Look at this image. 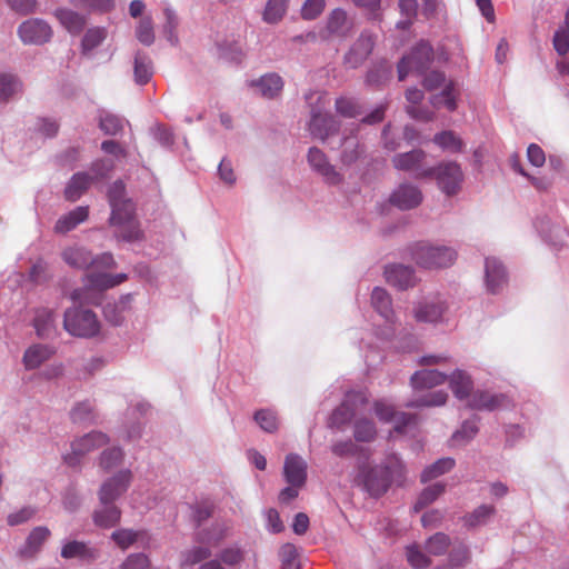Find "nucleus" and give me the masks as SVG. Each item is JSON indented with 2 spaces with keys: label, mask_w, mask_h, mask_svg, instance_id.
Returning <instances> with one entry per match:
<instances>
[{
  "label": "nucleus",
  "mask_w": 569,
  "mask_h": 569,
  "mask_svg": "<svg viewBox=\"0 0 569 569\" xmlns=\"http://www.w3.org/2000/svg\"><path fill=\"white\" fill-rule=\"evenodd\" d=\"M449 387L455 397L461 401H467L473 391V381L468 372L456 369L449 377Z\"/></svg>",
  "instance_id": "473e14b6"
},
{
  "label": "nucleus",
  "mask_w": 569,
  "mask_h": 569,
  "mask_svg": "<svg viewBox=\"0 0 569 569\" xmlns=\"http://www.w3.org/2000/svg\"><path fill=\"white\" fill-rule=\"evenodd\" d=\"M391 76V67L387 62L379 63L370 69L366 77L368 86H380Z\"/></svg>",
  "instance_id": "bf43d9fd"
},
{
  "label": "nucleus",
  "mask_w": 569,
  "mask_h": 569,
  "mask_svg": "<svg viewBox=\"0 0 569 569\" xmlns=\"http://www.w3.org/2000/svg\"><path fill=\"white\" fill-rule=\"evenodd\" d=\"M132 300L131 295L120 297L119 300L107 302L103 307V315L107 321L114 326H119L123 321V313L129 308Z\"/></svg>",
  "instance_id": "a19ab883"
},
{
  "label": "nucleus",
  "mask_w": 569,
  "mask_h": 569,
  "mask_svg": "<svg viewBox=\"0 0 569 569\" xmlns=\"http://www.w3.org/2000/svg\"><path fill=\"white\" fill-rule=\"evenodd\" d=\"M386 280L391 286L405 290L416 283L415 271L411 267L403 264H391L385 270Z\"/></svg>",
  "instance_id": "a878e982"
},
{
  "label": "nucleus",
  "mask_w": 569,
  "mask_h": 569,
  "mask_svg": "<svg viewBox=\"0 0 569 569\" xmlns=\"http://www.w3.org/2000/svg\"><path fill=\"white\" fill-rule=\"evenodd\" d=\"M376 427L371 420L359 419L355 423V439L361 442H369L376 437Z\"/></svg>",
  "instance_id": "e2e57ef3"
},
{
  "label": "nucleus",
  "mask_w": 569,
  "mask_h": 569,
  "mask_svg": "<svg viewBox=\"0 0 569 569\" xmlns=\"http://www.w3.org/2000/svg\"><path fill=\"white\" fill-rule=\"evenodd\" d=\"M63 328L71 336L92 338L100 332L101 325L93 311L72 307L64 311Z\"/></svg>",
  "instance_id": "39448f33"
},
{
  "label": "nucleus",
  "mask_w": 569,
  "mask_h": 569,
  "mask_svg": "<svg viewBox=\"0 0 569 569\" xmlns=\"http://www.w3.org/2000/svg\"><path fill=\"white\" fill-rule=\"evenodd\" d=\"M133 69L134 80L138 84L147 83L153 74L151 59L149 58L148 54L141 51H138L134 56Z\"/></svg>",
  "instance_id": "c03bdc74"
},
{
  "label": "nucleus",
  "mask_w": 569,
  "mask_h": 569,
  "mask_svg": "<svg viewBox=\"0 0 569 569\" xmlns=\"http://www.w3.org/2000/svg\"><path fill=\"white\" fill-rule=\"evenodd\" d=\"M435 173L431 178L437 180L439 189L447 196L456 194L461 187L463 173L457 162H441L437 167H432Z\"/></svg>",
  "instance_id": "f8f14e48"
},
{
  "label": "nucleus",
  "mask_w": 569,
  "mask_h": 569,
  "mask_svg": "<svg viewBox=\"0 0 569 569\" xmlns=\"http://www.w3.org/2000/svg\"><path fill=\"white\" fill-rule=\"evenodd\" d=\"M22 89V81L17 74L10 72L0 73V101H9L16 94L21 93Z\"/></svg>",
  "instance_id": "37998d69"
},
{
  "label": "nucleus",
  "mask_w": 569,
  "mask_h": 569,
  "mask_svg": "<svg viewBox=\"0 0 569 569\" xmlns=\"http://www.w3.org/2000/svg\"><path fill=\"white\" fill-rule=\"evenodd\" d=\"M108 199L111 208L109 223L116 228L117 238L128 242L139 240L142 232L136 219V207L127 198L122 181L118 180L109 187Z\"/></svg>",
  "instance_id": "f257e3e1"
},
{
  "label": "nucleus",
  "mask_w": 569,
  "mask_h": 569,
  "mask_svg": "<svg viewBox=\"0 0 569 569\" xmlns=\"http://www.w3.org/2000/svg\"><path fill=\"white\" fill-rule=\"evenodd\" d=\"M132 472L129 469L120 470L104 480L99 489L101 505H109L120 498L129 488Z\"/></svg>",
  "instance_id": "2eb2a0df"
},
{
  "label": "nucleus",
  "mask_w": 569,
  "mask_h": 569,
  "mask_svg": "<svg viewBox=\"0 0 569 569\" xmlns=\"http://www.w3.org/2000/svg\"><path fill=\"white\" fill-rule=\"evenodd\" d=\"M123 459V451L119 447H112L103 450L99 458V466L108 471L119 463H121Z\"/></svg>",
  "instance_id": "052dcab7"
},
{
  "label": "nucleus",
  "mask_w": 569,
  "mask_h": 569,
  "mask_svg": "<svg viewBox=\"0 0 569 569\" xmlns=\"http://www.w3.org/2000/svg\"><path fill=\"white\" fill-rule=\"evenodd\" d=\"M121 519V510L113 505H101L93 512V522L100 528H111L119 523Z\"/></svg>",
  "instance_id": "ea45409f"
},
{
  "label": "nucleus",
  "mask_w": 569,
  "mask_h": 569,
  "mask_svg": "<svg viewBox=\"0 0 569 569\" xmlns=\"http://www.w3.org/2000/svg\"><path fill=\"white\" fill-rule=\"evenodd\" d=\"M433 142L443 151L450 153L460 152L463 148V141L451 130H446L437 133L433 137Z\"/></svg>",
  "instance_id": "de8ad7c7"
},
{
  "label": "nucleus",
  "mask_w": 569,
  "mask_h": 569,
  "mask_svg": "<svg viewBox=\"0 0 569 569\" xmlns=\"http://www.w3.org/2000/svg\"><path fill=\"white\" fill-rule=\"evenodd\" d=\"M377 417L385 422H393L395 430L401 432L402 429L411 422L412 416L405 412H397L395 408L383 400L375 403Z\"/></svg>",
  "instance_id": "bb28decb"
},
{
  "label": "nucleus",
  "mask_w": 569,
  "mask_h": 569,
  "mask_svg": "<svg viewBox=\"0 0 569 569\" xmlns=\"http://www.w3.org/2000/svg\"><path fill=\"white\" fill-rule=\"evenodd\" d=\"M211 547L210 545L200 543L199 546H193L192 548L186 550L182 553V562L184 565H197L200 563L211 557Z\"/></svg>",
  "instance_id": "864d4df0"
},
{
  "label": "nucleus",
  "mask_w": 569,
  "mask_h": 569,
  "mask_svg": "<svg viewBox=\"0 0 569 569\" xmlns=\"http://www.w3.org/2000/svg\"><path fill=\"white\" fill-rule=\"evenodd\" d=\"M536 228L539 233L548 241L552 247L560 248L565 244L568 233L560 226L551 223L550 219L541 218L537 220Z\"/></svg>",
  "instance_id": "f704fd0d"
},
{
  "label": "nucleus",
  "mask_w": 569,
  "mask_h": 569,
  "mask_svg": "<svg viewBox=\"0 0 569 569\" xmlns=\"http://www.w3.org/2000/svg\"><path fill=\"white\" fill-rule=\"evenodd\" d=\"M352 28L353 21L345 10L338 8L328 16L327 30L330 34L345 38L351 32Z\"/></svg>",
  "instance_id": "72a5a7b5"
},
{
  "label": "nucleus",
  "mask_w": 569,
  "mask_h": 569,
  "mask_svg": "<svg viewBox=\"0 0 569 569\" xmlns=\"http://www.w3.org/2000/svg\"><path fill=\"white\" fill-rule=\"evenodd\" d=\"M113 163L109 160H98L92 163L89 172L74 173L64 189V197L68 201L74 202L90 188V186L104 178L112 169Z\"/></svg>",
  "instance_id": "423d86ee"
},
{
  "label": "nucleus",
  "mask_w": 569,
  "mask_h": 569,
  "mask_svg": "<svg viewBox=\"0 0 569 569\" xmlns=\"http://www.w3.org/2000/svg\"><path fill=\"white\" fill-rule=\"evenodd\" d=\"M94 406L91 401H82L77 403L71 410V419L77 423L91 421L93 417Z\"/></svg>",
  "instance_id": "69168bd1"
},
{
  "label": "nucleus",
  "mask_w": 569,
  "mask_h": 569,
  "mask_svg": "<svg viewBox=\"0 0 569 569\" xmlns=\"http://www.w3.org/2000/svg\"><path fill=\"white\" fill-rule=\"evenodd\" d=\"M426 156L420 149L398 153L392 158V164L398 170L413 172L416 178H431L435 170L432 167H425Z\"/></svg>",
  "instance_id": "4468645a"
},
{
  "label": "nucleus",
  "mask_w": 569,
  "mask_h": 569,
  "mask_svg": "<svg viewBox=\"0 0 569 569\" xmlns=\"http://www.w3.org/2000/svg\"><path fill=\"white\" fill-rule=\"evenodd\" d=\"M49 537L50 530L47 527L39 526L33 528L27 537L24 545L19 549V555L22 558H34Z\"/></svg>",
  "instance_id": "c756f323"
},
{
  "label": "nucleus",
  "mask_w": 569,
  "mask_h": 569,
  "mask_svg": "<svg viewBox=\"0 0 569 569\" xmlns=\"http://www.w3.org/2000/svg\"><path fill=\"white\" fill-rule=\"evenodd\" d=\"M110 538L121 550H127L134 543H138L142 548H149L151 540L147 530H133L129 528L114 530Z\"/></svg>",
  "instance_id": "412c9836"
},
{
  "label": "nucleus",
  "mask_w": 569,
  "mask_h": 569,
  "mask_svg": "<svg viewBox=\"0 0 569 569\" xmlns=\"http://www.w3.org/2000/svg\"><path fill=\"white\" fill-rule=\"evenodd\" d=\"M495 515V506L481 505L471 512L465 515L462 521L467 528L473 529L487 525Z\"/></svg>",
  "instance_id": "79ce46f5"
},
{
  "label": "nucleus",
  "mask_w": 569,
  "mask_h": 569,
  "mask_svg": "<svg viewBox=\"0 0 569 569\" xmlns=\"http://www.w3.org/2000/svg\"><path fill=\"white\" fill-rule=\"evenodd\" d=\"M107 38V30L102 27H93L86 31L82 41L81 50L83 54H89L97 47H99Z\"/></svg>",
  "instance_id": "09e8293b"
},
{
  "label": "nucleus",
  "mask_w": 569,
  "mask_h": 569,
  "mask_svg": "<svg viewBox=\"0 0 569 569\" xmlns=\"http://www.w3.org/2000/svg\"><path fill=\"white\" fill-rule=\"evenodd\" d=\"M61 258L69 267L79 270L91 267L93 262L92 252L88 248L77 243L66 247L61 251Z\"/></svg>",
  "instance_id": "393cba45"
},
{
  "label": "nucleus",
  "mask_w": 569,
  "mask_h": 569,
  "mask_svg": "<svg viewBox=\"0 0 569 569\" xmlns=\"http://www.w3.org/2000/svg\"><path fill=\"white\" fill-rule=\"evenodd\" d=\"M248 87L253 94L272 100L281 96L284 80L277 72H267L259 78L249 80Z\"/></svg>",
  "instance_id": "f3484780"
},
{
  "label": "nucleus",
  "mask_w": 569,
  "mask_h": 569,
  "mask_svg": "<svg viewBox=\"0 0 569 569\" xmlns=\"http://www.w3.org/2000/svg\"><path fill=\"white\" fill-rule=\"evenodd\" d=\"M448 360L449 357L443 353L420 357L418 363L426 368L416 371L411 376L410 382L412 388L415 390H423L445 383L448 376L437 369H432V367L443 365Z\"/></svg>",
  "instance_id": "0eeeda50"
},
{
  "label": "nucleus",
  "mask_w": 569,
  "mask_h": 569,
  "mask_svg": "<svg viewBox=\"0 0 569 569\" xmlns=\"http://www.w3.org/2000/svg\"><path fill=\"white\" fill-rule=\"evenodd\" d=\"M478 433L477 420H466L451 438L455 446L465 445Z\"/></svg>",
  "instance_id": "6e6d98bb"
},
{
  "label": "nucleus",
  "mask_w": 569,
  "mask_h": 569,
  "mask_svg": "<svg viewBox=\"0 0 569 569\" xmlns=\"http://www.w3.org/2000/svg\"><path fill=\"white\" fill-rule=\"evenodd\" d=\"M423 196L419 187L405 182L399 184L390 194L389 201L400 210L417 208L422 202Z\"/></svg>",
  "instance_id": "a211bd4d"
},
{
  "label": "nucleus",
  "mask_w": 569,
  "mask_h": 569,
  "mask_svg": "<svg viewBox=\"0 0 569 569\" xmlns=\"http://www.w3.org/2000/svg\"><path fill=\"white\" fill-rule=\"evenodd\" d=\"M18 34L24 44H43L52 38V29L42 19L33 18L23 21L18 28Z\"/></svg>",
  "instance_id": "dca6fc26"
},
{
  "label": "nucleus",
  "mask_w": 569,
  "mask_h": 569,
  "mask_svg": "<svg viewBox=\"0 0 569 569\" xmlns=\"http://www.w3.org/2000/svg\"><path fill=\"white\" fill-rule=\"evenodd\" d=\"M61 557L64 559L80 558L87 561H93L99 557L98 550L88 547L81 541H69L61 549Z\"/></svg>",
  "instance_id": "58836bf2"
},
{
  "label": "nucleus",
  "mask_w": 569,
  "mask_h": 569,
  "mask_svg": "<svg viewBox=\"0 0 569 569\" xmlns=\"http://www.w3.org/2000/svg\"><path fill=\"white\" fill-rule=\"evenodd\" d=\"M422 84L425 89L432 91L442 88L440 93L433 94L430 98V103L436 107H446L449 111L457 109L458 90L452 80H447L441 71H431L423 78Z\"/></svg>",
  "instance_id": "6e6552de"
},
{
  "label": "nucleus",
  "mask_w": 569,
  "mask_h": 569,
  "mask_svg": "<svg viewBox=\"0 0 569 569\" xmlns=\"http://www.w3.org/2000/svg\"><path fill=\"white\" fill-rule=\"evenodd\" d=\"M375 46L373 36L363 31L345 56V63L350 68H358L371 53Z\"/></svg>",
  "instance_id": "aec40b11"
},
{
  "label": "nucleus",
  "mask_w": 569,
  "mask_h": 569,
  "mask_svg": "<svg viewBox=\"0 0 569 569\" xmlns=\"http://www.w3.org/2000/svg\"><path fill=\"white\" fill-rule=\"evenodd\" d=\"M448 305L440 296L427 297L413 307V317L418 322L439 323L443 321Z\"/></svg>",
  "instance_id": "ddd939ff"
},
{
  "label": "nucleus",
  "mask_w": 569,
  "mask_h": 569,
  "mask_svg": "<svg viewBox=\"0 0 569 569\" xmlns=\"http://www.w3.org/2000/svg\"><path fill=\"white\" fill-rule=\"evenodd\" d=\"M447 392L442 390L429 392L407 403V407H437L446 403Z\"/></svg>",
  "instance_id": "5fc2aeb1"
},
{
  "label": "nucleus",
  "mask_w": 569,
  "mask_h": 569,
  "mask_svg": "<svg viewBox=\"0 0 569 569\" xmlns=\"http://www.w3.org/2000/svg\"><path fill=\"white\" fill-rule=\"evenodd\" d=\"M443 491L445 485L440 482L433 483L423 489L413 507L415 511L418 512L426 506L433 502Z\"/></svg>",
  "instance_id": "4d7b16f0"
},
{
  "label": "nucleus",
  "mask_w": 569,
  "mask_h": 569,
  "mask_svg": "<svg viewBox=\"0 0 569 569\" xmlns=\"http://www.w3.org/2000/svg\"><path fill=\"white\" fill-rule=\"evenodd\" d=\"M485 279L487 290L497 293L507 281V271L496 258L488 257L485 261Z\"/></svg>",
  "instance_id": "5701e85b"
},
{
  "label": "nucleus",
  "mask_w": 569,
  "mask_h": 569,
  "mask_svg": "<svg viewBox=\"0 0 569 569\" xmlns=\"http://www.w3.org/2000/svg\"><path fill=\"white\" fill-rule=\"evenodd\" d=\"M450 546V538L443 532H437L426 542V550L433 556H441L447 552Z\"/></svg>",
  "instance_id": "13d9d810"
},
{
  "label": "nucleus",
  "mask_w": 569,
  "mask_h": 569,
  "mask_svg": "<svg viewBox=\"0 0 569 569\" xmlns=\"http://www.w3.org/2000/svg\"><path fill=\"white\" fill-rule=\"evenodd\" d=\"M33 327L37 336L41 339L56 337L58 330L54 312L48 308L37 309L33 318Z\"/></svg>",
  "instance_id": "c85d7f7f"
},
{
  "label": "nucleus",
  "mask_w": 569,
  "mask_h": 569,
  "mask_svg": "<svg viewBox=\"0 0 569 569\" xmlns=\"http://www.w3.org/2000/svg\"><path fill=\"white\" fill-rule=\"evenodd\" d=\"M363 153V149L359 141L355 137H348L343 139L342 150L340 153V162L343 167H350L357 162V160Z\"/></svg>",
  "instance_id": "a18cd8bd"
},
{
  "label": "nucleus",
  "mask_w": 569,
  "mask_h": 569,
  "mask_svg": "<svg viewBox=\"0 0 569 569\" xmlns=\"http://www.w3.org/2000/svg\"><path fill=\"white\" fill-rule=\"evenodd\" d=\"M142 433V422L137 419L136 411H132L130 415H128L126 422L120 430L118 437L120 439L127 440V441H133L141 437Z\"/></svg>",
  "instance_id": "3c124183"
},
{
  "label": "nucleus",
  "mask_w": 569,
  "mask_h": 569,
  "mask_svg": "<svg viewBox=\"0 0 569 569\" xmlns=\"http://www.w3.org/2000/svg\"><path fill=\"white\" fill-rule=\"evenodd\" d=\"M89 217V207L79 206L66 214H62L56 222L53 231L59 234H66L84 222Z\"/></svg>",
  "instance_id": "7c9ffc66"
},
{
  "label": "nucleus",
  "mask_w": 569,
  "mask_h": 569,
  "mask_svg": "<svg viewBox=\"0 0 569 569\" xmlns=\"http://www.w3.org/2000/svg\"><path fill=\"white\" fill-rule=\"evenodd\" d=\"M137 39L144 46H151L154 42L153 22L151 17H144L140 20L136 29Z\"/></svg>",
  "instance_id": "0e129e2a"
},
{
  "label": "nucleus",
  "mask_w": 569,
  "mask_h": 569,
  "mask_svg": "<svg viewBox=\"0 0 569 569\" xmlns=\"http://www.w3.org/2000/svg\"><path fill=\"white\" fill-rule=\"evenodd\" d=\"M371 305L373 309L385 319L387 323L395 322V311L392 309V300L388 291L383 288L376 287L371 293Z\"/></svg>",
  "instance_id": "e433bc0d"
},
{
  "label": "nucleus",
  "mask_w": 569,
  "mask_h": 569,
  "mask_svg": "<svg viewBox=\"0 0 569 569\" xmlns=\"http://www.w3.org/2000/svg\"><path fill=\"white\" fill-rule=\"evenodd\" d=\"M283 475L289 485L303 487L307 479V462L299 455H288L284 460Z\"/></svg>",
  "instance_id": "4be33fe9"
},
{
  "label": "nucleus",
  "mask_w": 569,
  "mask_h": 569,
  "mask_svg": "<svg viewBox=\"0 0 569 569\" xmlns=\"http://www.w3.org/2000/svg\"><path fill=\"white\" fill-rule=\"evenodd\" d=\"M150 559L143 552L130 553L119 566V569H148Z\"/></svg>",
  "instance_id": "774afa93"
},
{
  "label": "nucleus",
  "mask_w": 569,
  "mask_h": 569,
  "mask_svg": "<svg viewBox=\"0 0 569 569\" xmlns=\"http://www.w3.org/2000/svg\"><path fill=\"white\" fill-rule=\"evenodd\" d=\"M126 279V273L91 272L84 277V286L89 290L103 291L122 283Z\"/></svg>",
  "instance_id": "2f4dec72"
},
{
  "label": "nucleus",
  "mask_w": 569,
  "mask_h": 569,
  "mask_svg": "<svg viewBox=\"0 0 569 569\" xmlns=\"http://www.w3.org/2000/svg\"><path fill=\"white\" fill-rule=\"evenodd\" d=\"M357 401L365 402V397L360 392H349L346 395V399L342 405L337 408L330 418V425L333 427H340L348 423L356 415L353 406Z\"/></svg>",
  "instance_id": "cd10ccee"
},
{
  "label": "nucleus",
  "mask_w": 569,
  "mask_h": 569,
  "mask_svg": "<svg viewBox=\"0 0 569 569\" xmlns=\"http://www.w3.org/2000/svg\"><path fill=\"white\" fill-rule=\"evenodd\" d=\"M217 559H220V562L227 567H236L243 560V553L241 549L237 546H231L222 549L218 555Z\"/></svg>",
  "instance_id": "338daca9"
},
{
  "label": "nucleus",
  "mask_w": 569,
  "mask_h": 569,
  "mask_svg": "<svg viewBox=\"0 0 569 569\" xmlns=\"http://www.w3.org/2000/svg\"><path fill=\"white\" fill-rule=\"evenodd\" d=\"M230 525L227 521H216L208 529L199 530L196 533V540L199 543L218 546L230 533Z\"/></svg>",
  "instance_id": "c9c22d12"
},
{
  "label": "nucleus",
  "mask_w": 569,
  "mask_h": 569,
  "mask_svg": "<svg viewBox=\"0 0 569 569\" xmlns=\"http://www.w3.org/2000/svg\"><path fill=\"white\" fill-rule=\"evenodd\" d=\"M127 121L113 113L102 111L99 117L100 129L109 136L118 134L124 127Z\"/></svg>",
  "instance_id": "8fccbe9b"
},
{
  "label": "nucleus",
  "mask_w": 569,
  "mask_h": 569,
  "mask_svg": "<svg viewBox=\"0 0 569 569\" xmlns=\"http://www.w3.org/2000/svg\"><path fill=\"white\" fill-rule=\"evenodd\" d=\"M109 437L101 431L89 432L71 443V452L63 456V460L69 466H77L82 457L91 451L106 446Z\"/></svg>",
  "instance_id": "9b49d317"
},
{
  "label": "nucleus",
  "mask_w": 569,
  "mask_h": 569,
  "mask_svg": "<svg viewBox=\"0 0 569 569\" xmlns=\"http://www.w3.org/2000/svg\"><path fill=\"white\" fill-rule=\"evenodd\" d=\"M54 14L60 23L72 34H79L87 23V18L83 14L71 9H57Z\"/></svg>",
  "instance_id": "4c0bfd02"
},
{
  "label": "nucleus",
  "mask_w": 569,
  "mask_h": 569,
  "mask_svg": "<svg viewBox=\"0 0 569 569\" xmlns=\"http://www.w3.org/2000/svg\"><path fill=\"white\" fill-rule=\"evenodd\" d=\"M467 406L476 410L493 411L499 408L506 407L509 401L503 393L490 392L487 390L472 391L469 399L466 401Z\"/></svg>",
  "instance_id": "6ab92c4d"
},
{
  "label": "nucleus",
  "mask_w": 569,
  "mask_h": 569,
  "mask_svg": "<svg viewBox=\"0 0 569 569\" xmlns=\"http://www.w3.org/2000/svg\"><path fill=\"white\" fill-rule=\"evenodd\" d=\"M254 421L266 432H274L278 429V418L276 412L270 409L258 410L254 416Z\"/></svg>",
  "instance_id": "680f3d73"
},
{
  "label": "nucleus",
  "mask_w": 569,
  "mask_h": 569,
  "mask_svg": "<svg viewBox=\"0 0 569 569\" xmlns=\"http://www.w3.org/2000/svg\"><path fill=\"white\" fill-rule=\"evenodd\" d=\"M289 0H268L262 13V20L269 24L280 22L287 13Z\"/></svg>",
  "instance_id": "49530a36"
},
{
  "label": "nucleus",
  "mask_w": 569,
  "mask_h": 569,
  "mask_svg": "<svg viewBox=\"0 0 569 569\" xmlns=\"http://www.w3.org/2000/svg\"><path fill=\"white\" fill-rule=\"evenodd\" d=\"M307 161L313 172L319 174L329 186H339L345 181L343 174L329 161L327 154L317 147H311Z\"/></svg>",
  "instance_id": "9d476101"
},
{
  "label": "nucleus",
  "mask_w": 569,
  "mask_h": 569,
  "mask_svg": "<svg viewBox=\"0 0 569 569\" xmlns=\"http://www.w3.org/2000/svg\"><path fill=\"white\" fill-rule=\"evenodd\" d=\"M455 467L452 458H441L431 466L427 467L421 473V481L427 482L446 472H449Z\"/></svg>",
  "instance_id": "603ef678"
},
{
  "label": "nucleus",
  "mask_w": 569,
  "mask_h": 569,
  "mask_svg": "<svg viewBox=\"0 0 569 569\" xmlns=\"http://www.w3.org/2000/svg\"><path fill=\"white\" fill-rule=\"evenodd\" d=\"M54 355V348L49 345L33 343L22 356V365L27 371L40 368Z\"/></svg>",
  "instance_id": "b1692460"
},
{
  "label": "nucleus",
  "mask_w": 569,
  "mask_h": 569,
  "mask_svg": "<svg viewBox=\"0 0 569 569\" xmlns=\"http://www.w3.org/2000/svg\"><path fill=\"white\" fill-rule=\"evenodd\" d=\"M307 99L311 104L308 130L313 138L326 141L339 131L340 123L332 114L327 112L329 100L325 94L312 93Z\"/></svg>",
  "instance_id": "7ed1b4c3"
},
{
  "label": "nucleus",
  "mask_w": 569,
  "mask_h": 569,
  "mask_svg": "<svg viewBox=\"0 0 569 569\" xmlns=\"http://www.w3.org/2000/svg\"><path fill=\"white\" fill-rule=\"evenodd\" d=\"M433 51L428 42H419L409 54L405 56L398 63V78L400 81L411 73L422 74L430 66Z\"/></svg>",
  "instance_id": "1a4fd4ad"
},
{
  "label": "nucleus",
  "mask_w": 569,
  "mask_h": 569,
  "mask_svg": "<svg viewBox=\"0 0 569 569\" xmlns=\"http://www.w3.org/2000/svg\"><path fill=\"white\" fill-rule=\"evenodd\" d=\"M405 467L398 456L391 455L386 462L362 472L363 487L375 498L385 495L392 480L403 477Z\"/></svg>",
  "instance_id": "f03ea898"
},
{
  "label": "nucleus",
  "mask_w": 569,
  "mask_h": 569,
  "mask_svg": "<svg viewBox=\"0 0 569 569\" xmlns=\"http://www.w3.org/2000/svg\"><path fill=\"white\" fill-rule=\"evenodd\" d=\"M412 259L425 269L448 268L457 259V251L448 246L418 243L412 250Z\"/></svg>",
  "instance_id": "20e7f679"
}]
</instances>
